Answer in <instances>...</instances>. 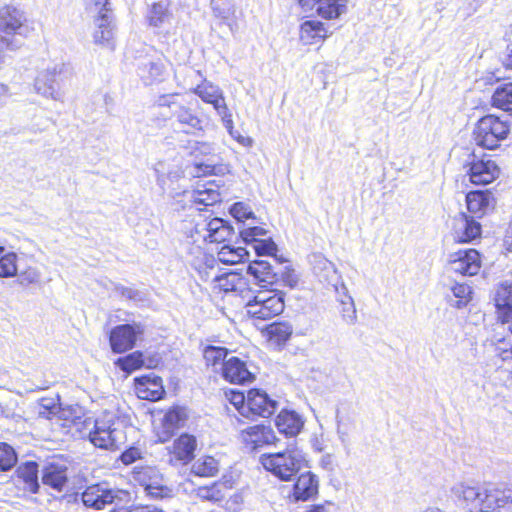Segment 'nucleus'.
<instances>
[{
    "instance_id": "nucleus-53",
    "label": "nucleus",
    "mask_w": 512,
    "mask_h": 512,
    "mask_svg": "<svg viewBox=\"0 0 512 512\" xmlns=\"http://www.w3.org/2000/svg\"><path fill=\"white\" fill-rule=\"evenodd\" d=\"M86 7L95 10L96 13L104 8L107 9V12L113 10L109 0H86Z\"/></svg>"
},
{
    "instance_id": "nucleus-18",
    "label": "nucleus",
    "mask_w": 512,
    "mask_h": 512,
    "mask_svg": "<svg viewBox=\"0 0 512 512\" xmlns=\"http://www.w3.org/2000/svg\"><path fill=\"white\" fill-rule=\"evenodd\" d=\"M448 264L453 266L455 273L474 276L481 269L482 258L479 251L474 248L460 249L449 255Z\"/></svg>"
},
{
    "instance_id": "nucleus-20",
    "label": "nucleus",
    "mask_w": 512,
    "mask_h": 512,
    "mask_svg": "<svg viewBox=\"0 0 512 512\" xmlns=\"http://www.w3.org/2000/svg\"><path fill=\"white\" fill-rule=\"evenodd\" d=\"M496 317L499 323L508 324V330L512 334V282L500 283L494 297Z\"/></svg>"
},
{
    "instance_id": "nucleus-40",
    "label": "nucleus",
    "mask_w": 512,
    "mask_h": 512,
    "mask_svg": "<svg viewBox=\"0 0 512 512\" xmlns=\"http://www.w3.org/2000/svg\"><path fill=\"white\" fill-rule=\"evenodd\" d=\"M218 259L223 264L235 265L243 262L248 256L244 247H234L229 244H223L217 253Z\"/></svg>"
},
{
    "instance_id": "nucleus-33",
    "label": "nucleus",
    "mask_w": 512,
    "mask_h": 512,
    "mask_svg": "<svg viewBox=\"0 0 512 512\" xmlns=\"http://www.w3.org/2000/svg\"><path fill=\"white\" fill-rule=\"evenodd\" d=\"M207 231L206 241L215 244H224L234 235L233 228L220 218L211 219L207 224Z\"/></svg>"
},
{
    "instance_id": "nucleus-52",
    "label": "nucleus",
    "mask_w": 512,
    "mask_h": 512,
    "mask_svg": "<svg viewBox=\"0 0 512 512\" xmlns=\"http://www.w3.org/2000/svg\"><path fill=\"white\" fill-rule=\"evenodd\" d=\"M22 286H28L39 282V274L33 269H26L20 273L17 279Z\"/></svg>"
},
{
    "instance_id": "nucleus-24",
    "label": "nucleus",
    "mask_w": 512,
    "mask_h": 512,
    "mask_svg": "<svg viewBox=\"0 0 512 512\" xmlns=\"http://www.w3.org/2000/svg\"><path fill=\"white\" fill-rule=\"evenodd\" d=\"M319 492V479L312 472L301 473L295 480L292 496L296 501H308L315 498Z\"/></svg>"
},
{
    "instance_id": "nucleus-6",
    "label": "nucleus",
    "mask_w": 512,
    "mask_h": 512,
    "mask_svg": "<svg viewBox=\"0 0 512 512\" xmlns=\"http://www.w3.org/2000/svg\"><path fill=\"white\" fill-rule=\"evenodd\" d=\"M466 174L471 184L485 186L497 180L501 174L498 163L492 155L483 153L480 156L472 154V159L466 164Z\"/></svg>"
},
{
    "instance_id": "nucleus-59",
    "label": "nucleus",
    "mask_w": 512,
    "mask_h": 512,
    "mask_svg": "<svg viewBox=\"0 0 512 512\" xmlns=\"http://www.w3.org/2000/svg\"><path fill=\"white\" fill-rule=\"evenodd\" d=\"M134 512H165L164 510L151 506V505H144L134 508Z\"/></svg>"
},
{
    "instance_id": "nucleus-57",
    "label": "nucleus",
    "mask_w": 512,
    "mask_h": 512,
    "mask_svg": "<svg viewBox=\"0 0 512 512\" xmlns=\"http://www.w3.org/2000/svg\"><path fill=\"white\" fill-rule=\"evenodd\" d=\"M498 356L504 362L509 359H512V345H511L510 349H498ZM509 378L512 382V371L509 374Z\"/></svg>"
},
{
    "instance_id": "nucleus-45",
    "label": "nucleus",
    "mask_w": 512,
    "mask_h": 512,
    "mask_svg": "<svg viewBox=\"0 0 512 512\" xmlns=\"http://www.w3.org/2000/svg\"><path fill=\"white\" fill-rule=\"evenodd\" d=\"M453 295L457 298L456 307L466 306L472 299V290L466 283H456L451 288Z\"/></svg>"
},
{
    "instance_id": "nucleus-3",
    "label": "nucleus",
    "mask_w": 512,
    "mask_h": 512,
    "mask_svg": "<svg viewBox=\"0 0 512 512\" xmlns=\"http://www.w3.org/2000/svg\"><path fill=\"white\" fill-rule=\"evenodd\" d=\"M510 131L511 125L508 120L495 114H487L476 122L473 139L477 146L486 150H495L508 138Z\"/></svg>"
},
{
    "instance_id": "nucleus-51",
    "label": "nucleus",
    "mask_w": 512,
    "mask_h": 512,
    "mask_svg": "<svg viewBox=\"0 0 512 512\" xmlns=\"http://www.w3.org/2000/svg\"><path fill=\"white\" fill-rule=\"evenodd\" d=\"M141 457V451L137 447L132 446L124 450L119 459L124 465H130L141 459Z\"/></svg>"
},
{
    "instance_id": "nucleus-2",
    "label": "nucleus",
    "mask_w": 512,
    "mask_h": 512,
    "mask_svg": "<svg viewBox=\"0 0 512 512\" xmlns=\"http://www.w3.org/2000/svg\"><path fill=\"white\" fill-rule=\"evenodd\" d=\"M245 306L250 319L268 321L285 310V293L276 289H263L248 297Z\"/></svg>"
},
{
    "instance_id": "nucleus-12",
    "label": "nucleus",
    "mask_w": 512,
    "mask_h": 512,
    "mask_svg": "<svg viewBox=\"0 0 512 512\" xmlns=\"http://www.w3.org/2000/svg\"><path fill=\"white\" fill-rule=\"evenodd\" d=\"M197 450V437L187 432L181 433L167 447L168 461L173 466H187L194 461Z\"/></svg>"
},
{
    "instance_id": "nucleus-14",
    "label": "nucleus",
    "mask_w": 512,
    "mask_h": 512,
    "mask_svg": "<svg viewBox=\"0 0 512 512\" xmlns=\"http://www.w3.org/2000/svg\"><path fill=\"white\" fill-rule=\"evenodd\" d=\"M132 387L136 397L140 400L157 402L166 396L164 380L155 373L136 376L133 379Z\"/></svg>"
},
{
    "instance_id": "nucleus-38",
    "label": "nucleus",
    "mask_w": 512,
    "mask_h": 512,
    "mask_svg": "<svg viewBox=\"0 0 512 512\" xmlns=\"http://www.w3.org/2000/svg\"><path fill=\"white\" fill-rule=\"evenodd\" d=\"M115 366L127 375L140 370L145 366V355L142 351L136 350L125 356L119 357L114 362Z\"/></svg>"
},
{
    "instance_id": "nucleus-37",
    "label": "nucleus",
    "mask_w": 512,
    "mask_h": 512,
    "mask_svg": "<svg viewBox=\"0 0 512 512\" xmlns=\"http://www.w3.org/2000/svg\"><path fill=\"white\" fill-rule=\"evenodd\" d=\"M170 1L153 2L147 11L146 21L149 26L159 27L170 17Z\"/></svg>"
},
{
    "instance_id": "nucleus-46",
    "label": "nucleus",
    "mask_w": 512,
    "mask_h": 512,
    "mask_svg": "<svg viewBox=\"0 0 512 512\" xmlns=\"http://www.w3.org/2000/svg\"><path fill=\"white\" fill-rule=\"evenodd\" d=\"M218 193L215 190H200L197 191L193 202L197 205L210 206L218 201Z\"/></svg>"
},
{
    "instance_id": "nucleus-39",
    "label": "nucleus",
    "mask_w": 512,
    "mask_h": 512,
    "mask_svg": "<svg viewBox=\"0 0 512 512\" xmlns=\"http://www.w3.org/2000/svg\"><path fill=\"white\" fill-rule=\"evenodd\" d=\"M162 105H167L168 107H171L172 105H177L179 107L178 111L176 112V119L182 126L187 128L186 132H188L189 130L202 129L201 119L195 113H193L190 108L185 107L176 101H171L168 103L165 102Z\"/></svg>"
},
{
    "instance_id": "nucleus-28",
    "label": "nucleus",
    "mask_w": 512,
    "mask_h": 512,
    "mask_svg": "<svg viewBox=\"0 0 512 512\" xmlns=\"http://www.w3.org/2000/svg\"><path fill=\"white\" fill-rule=\"evenodd\" d=\"M15 476L22 483L25 492L34 494L38 492V464L34 461L22 463L15 471Z\"/></svg>"
},
{
    "instance_id": "nucleus-8",
    "label": "nucleus",
    "mask_w": 512,
    "mask_h": 512,
    "mask_svg": "<svg viewBox=\"0 0 512 512\" xmlns=\"http://www.w3.org/2000/svg\"><path fill=\"white\" fill-rule=\"evenodd\" d=\"M192 92L204 103L212 105L215 111L221 116L227 129L233 128L232 114L226 104L223 91L219 86L210 81L203 80L192 89Z\"/></svg>"
},
{
    "instance_id": "nucleus-32",
    "label": "nucleus",
    "mask_w": 512,
    "mask_h": 512,
    "mask_svg": "<svg viewBox=\"0 0 512 512\" xmlns=\"http://www.w3.org/2000/svg\"><path fill=\"white\" fill-rule=\"evenodd\" d=\"M247 272L255 278L261 286L272 285L277 280L271 264L266 260H254L247 267Z\"/></svg>"
},
{
    "instance_id": "nucleus-9",
    "label": "nucleus",
    "mask_w": 512,
    "mask_h": 512,
    "mask_svg": "<svg viewBox=\"0 0 512 512\" xmlns=\"http://www.w3.org/2000/svg\"><path fill=\"white\" fill-rule=\"evenodd\" d=\"M278 409V402L264 389L252 387L247 390L245 418L249 420L269 419Z\"/></svg>"
},
{
    "instance_id": "nucleus-30",
    "label": "nucleus",
    "mask_w": 512,
    "mask_h": 512,
    "mask_svg": "<svg viewBox=\"0 0 512 512\" xmlns=\"http://www.w3.org/2000/svg\"><path fill=\"white\" fill-rule=\"evenodd\" d=\"M275 425L280 433L296 436L303 427V421L296 412L283 409L277 415Z\"/></svg>"
},
{
    "instance_id": "nucleus-49",
    "label": "nucleus",
    "mask_w": 512,
    "mask_h": 512,
    "mask_svg": "<svg viewBox=\"0 0 512 512\" xmlns=\"http://www.w3.org/2000/svg\"><path fill=\"white\" fill-rule=\"evenodd\" d=\"M231 215L238 221H245L252 217L253 213L247 205L241 202L234 203L230 209Z\"/></svg>"
},
{
    "instance_id": "nucleus-34",
    "label": "nucleus",
    "mask_w": 512,
    "mask_h": 512,
    "mask_svg": "<svg viewBox=\"0 0 512 512\" xmlns=\"http://www.w3.org/2000/svg\"><path fill=\"white\" fill-rule=\"evenodd\" d=\"M196 150H200L201 153L212 156L211 158H209L205 161H199V162L194 163V167L196 169V175L198 177H206V176L218 175V174L222 173V171H223L222 164H220L217 161L212 159L215 157V155L212 153L213 149L209 144L202 143L201 147L196 148Z\"/></svg>"
},
{
    "instance_id": "nucleus-61",
    "label": "nucleus",
    "mask_w": 512,
    "mask_h": 512,
    "mask_svg": "<svg viewBox=\"0 0 512 512\" xmlns=\"http://www.w3.org/2000/svg\"><path fill=\"white\" fill-rule=\"evenodd\" d=\"M8 96V86L0 83V104L7 98Z\"/></svg>"
},
{
    "instance_id": "nucleus-48",
    "label": "nucleus",
    "mask_w": 512,
    "mask_h": 512,
    "mask_svg": "<svg viewBox=\"0 0 512 512\" xmlns=\"http://www.w3.org/2000/svg\"><path fill=\"white\" fill-rule=\"evenodd\" d=\"M254 249L257 255H268V256H274L276 255L278 249L277 245L274 243L272 239H266V240H258L254 244Z\"/></svg>"
},
{
    "instance_id": "nucleus-41",
    "label": "nucleus",
    "mask_w": 512,
    "mask_h": 512,
    "mask_svg": "<svg viewBox=\"0 0 512 512\" xmlns=\"http://www.w3.org/2000/svg\"><path fill=\"white\" fill-rule=\"evenodd\" d=\"M491 105L495 108L509 111L512 109V83L498 86L491 97Z\"/></svg>"
},
{
    "instance_id": "nucleus-44",
    "label": "nucleus",
    "mask_w": 512,
    "mask_h": 512,
    "mask_svg": "<svg viewBox=\"0 0 512 512\" xmlns=\"http://www.w3.org/2000/svg\"><path fill=\"white\" fill-rule=\"evenodd\" d=\"M17 463V454L12 446L0 442V471H9Z\"/></svg>"
},
{
    "instance_id": "nucleus-7",
    "label": "nucleus",
    "mask_w": 512,
    "mask_h": 512,
    "mask_svg": "<svg viewBox=\"0 0 512 512\" xmlns=\"http://www.w3.org/2000/svg\"><path fill=\"white\" fill-rule=\"evenodd\" d=\"M459 502L467 512H492L502 506L490 490L473 486L462 489Z\"/></svg>"
},
{
    "instance_id": "nucleus-19",
    "label": "nucleus",
    "mask_w": 512,
    "mask_h": 512,
    "mask_svg": "<svg viewBox=\"0 0 512 512\" xmlns=\"http://www.w3.org/2000/svg\"><path fill=\"white\" fill-rule=\"evenodd\" d=\"M239 437L244 446L251 451L274 445L277 442L273 429L264 424L248 426L241 430Z\"/></svg>"
},
{
    "instance_id": "nucleus-42",
    "label": "nucleus",
    "mask_w": 512,
    "mask_h": 512,
    "mask_svg": "<svg viewBox=\"0 0 512 512\" xmlns=\"http://www.w3.org/2000/svg\"><path fill=\"white\" fill-rule=\"evenodd\" d=\"M225 400L234 407V409L245 418L247 406V390L241 391L235 388H226L223 390Z\"/></svg>"
},
{
    "instance_id": "nucleus-43",
    "label": "nucleus",
    "mask_w": 512,
    "mask_h": 512,
    "mask_svg": "<svg viewBox=\"0 0 512 512\" xmlns=\"http://www.w3.org/2000/svg\"><path fill=\"white\" fill-rule=\"evenodd\" d=\"M17 274V255L8 252L0 255V277L9 278Z\"/></svg>"
},
{
    "instance_id": "nucleus-35",
    "label": "nucleus",
    "mask_w": 512,
    "mask_h": 512,
    "mask_svg": "<svg viewBox=\"0 0 512 512\" xmlns=\"http://www.w3.org/2000/svg\"><path fill=\"white\" fill-rule=\"evenodd\" d=\"M347 6L348 0H323L316 12L325 20H336L347 12Z\"/></svg>"
},
{
    "instance_id": "nucleus-26",
    "label": "nucleus",
    "mask_w": 512,
    "mask_h": 512,
    "mask_svg": "<svg viewBox=\"0 0 512 512\" xmlns=\"http://www.w3.org/2000/svg\"><path fill=\"white\" fill-rule=\"evenodd\" d=\"M328 36L327 27L319 20H306L300 24L299 39L303 45H321Z\"/></svg>"
},
{
    "instance_id": "nucleus-47",
    "label": "nucleus",
    "mask_w": 512,
    "mask_h": 512,
    "mask_svg": "<svg viewBox=\"0 0 512 512\" xmlns=\"http://www.w3.org/2000/svg\"><path fill=\"white\" fill-rule=\"evenodd\" d=\"M210 3L215 16L217 17L225 19L233 12L231 0H210Z\"/></svg>"
},
{
    "instance_id": "nucleus-15",
    "label": "nucleus",
    "mask_w": 512,
    "mask_h": 512,
    "mask_svg": "<svg viewBox=\"0 0 512 512\" xmlns=\"http://www.w3.org/2000/svg\"><path fill=\"white\" fill-rule=\"evenodd\" d=\"M267 347L284 349L294 336V326L289 320H275L260 329Z\"/></svg>"
},
{
    "instance_id": "nucleus-64",
    "label": "nucleus",
    "mask_w": 512,
    "mask_h": 512,
    "mask_svg": "<svg viewBox=\"0 0 512 512\" xmlns=\"http://www.w3.org/2000/svg\"><path fill=\"white\" fill-rule=\"evenodd\" d=\"M4 252V248L0 246V255Z\"/></svg>"
},
{
    "instance_id": "nucleus-4",
    "label": "nucleus",
    "mask_w": 512,
    "mask_h": 512,
    "mask_svg": "<svg viewBox=\"0 0 512 512\" xmlns=\"http://www.w3.org/2000/svg\"><path fill=\"white\" fill-rule=\"evenodd\" d=\"M119 416L113 411H103L89 433L90 442L102 449L117 450L123 444L124 435L119 429Z\"/></svg>"
},
{
    "instance_id": "nucleus-27",
    "label": "nucleus",
    "mask_w": 512,
    "mask_h": 512,
    "mask_svg": "<svg viewBox=\"0 0 512 512\" xmlns=\"http://www.w3.org/2000/svg\"><path fill=\"white\" fill-rule=\"evenodd\" d=\"M190 418V410L185 405L174 404L167 408L161 419L162 427L171 433L184 428Z\"/></svg>"
},
{
    "instance_id": "nucleus-23",
    "label": "nucleus",
    "mask_w": 512,
    "mask_h": 512,
    "mask_svg": "<svg viewBox=\"0 0 512 512\" xmlns=\"http://www.w3.org/2000/svg\"><path fill=\"white\" fill-rule=\"evenodd\" d=\"M468 212L477 218H482L494 208L495 198L490 190H472L465 196Z\"/></svg>"
},
{
    "instance_id": "nucleus-54",
    "label": "nucleus",
    "mask_w": 512,
    "mask_h": 512,
    "mask_svg": "<svg viewBox=\"0 0 512 512\" xmlns=\"http://www.w3.org/2000/svg\"><path fill=\"white\" fill-rule=\"evenodd\" d=\"M503 246L506 250L512 251V221L509 223L503 236Z\"/></svg>"
},
{
    "instance_id": "nucleus-13",
    "label": "nucleus",
    "mask_w": 512,
    "mask_h": 512,
    "mask_svg": "<svg viewBox=\"0 0 512 512\" xmlns=\"http://www.w3.org/2000/svg\"><path fill=\"white\" fill-rule=\"evenodd\" d=\"M213 291L218 294H233L248 299L252 293L249 280L240 272L229 271L214 277Z\"/></svg>"
},
{
    "instance_id": "nucleus-5",
    "label": "nucleus",
    "mask_w": 512,
    "mask_h": 512,
    "mask_svg": "<svg viewBox=\"0 0 512 512\" xmlns=\"http://www.w3.org/2000/svg\"><path fill=\"white\" fill-rule=\"evenodd\" d=\"M132 481L141 486L149 498L162 500L172 497V489L164 484L163 475L152 466L139 465L131 472Z\"/></svg>"
},
{
    "instance_id": "nucleus-50",
    "label": "nucleus",
    "mask_w": 512,
    "mask_h": 512,
    "mask_svg": "<svg viewBox=\"0 0 512 512\" xmlns=\"http://www.w3.org/2000/svg\"><path fill=\"white\" fill-rule=\"evenodd\" d=\"M265 234L266 230L260 226L247 227L240 231L241 237L247 243L256 242L258 241L257 237L264 236Z\"/></svg>"
},
{
    "instance_id": "nucleus-31",
    "label": "nucleus",
    "mask_w": 512,
    "mask_h": 512,
    "mask_svg": "<svg viewBox=\"0 0 512 512\" xmlns=\"http://www.w3.org/2000/svg\"><path fill=\"white\" fill-rule=\"evenodd\" d=\"M42 482L57 491H62L68 482L67 467L56 463L48 464L43 471Z\"/></svg>"
},
{
    "instance_id": "nucleus-63",
    "label": "nucleus",
    "mask_w": 512,
    "mask_h": 512,
    "mask_svg": "<svg viewBox=\"0 0 512 512\" xmlns=\"http://www.w3.org/2000/svg\"><path fill=\"white\" fill-rule=\"evenodd\" d=\"M9 45H10V41L0 35V50H2L3 47H7Z\"/></svg>"
},
{
    "instance_id": "nucleus-56",
    "label": "nucleus",
    "mask_w": 512,
    "mask_h": 512,
    "mask_svg": "<svg viewBox=\"0 0 512 512\" xmlns=\"http://www.w3.org/2000/svg\"><path fill=\"white\" fill-rule=\"evenodd\" d=\"M162 363V360L159 356L157 355H153V356H150L148 357L147 359L145 358V366L144 368L146 369H156L158 368Z\"/></svg>"
},
{
    "instance_id": "nucleus-55",
    "label": "nucleus",
    "mask_w": 512,
    "mask_h": 512,
    "mask_svg": "<svg viewBox=\"0 0 512 512\" xmlns=\"http://www.w3.org/2000/svg\"><path fill=\"white\" fill-rule=\"evenodd\" d=\"M323 0H298V4L305 11H312L320 5Z\"/></svg>"
},
{
    "instance_id": "nucleus-36",
    "label": "nucleus",
    "mask_w": 512,
    "mask_h": 512,
    "mask_svg": "<svg viewBox=\"0 0 512 512\" xmlns=\"http://www.w3.org/2000/svg\"><path fill=\"white\" fill-rule=\"evenodd\" d=\"M201 353L205 366L215 371L228 359L229 350L224 346L205 345Z\"/></svg>"
},
{
    "instance_id": "nucleus-21",
    "label": "nucleus",
    "mask_w": 512,
    "mask_h": 512,
    "mask_svg": "<svg viewBox=\"0 0 512 512\" xmlns=\"http://www.w3.org/2000/svg\"><path fill=\"white\" fill-rule=\"evenodd\" d=\"M93 21L95 23V30L93 32L94 43L114 48L113 41L115 25L113 10L107 12V9L104 8L102 11H98L94 15Z\"/></svg>"
},
{
    "instance_id": "nucleus-22",
    "label": "nucleus",
    "mask_w": 512,
    "mask_h": 512,
    "mask_svg": "<svg viewBox=\"0 0 512 512\" xmlns=\"http://www.w3.org/2000/svg\"><path fill=\"white\" fill-rule=\"evenodd\" d=\"M81 499L86 507L101 510L106 505L113 503L115 493L104 484L96 483L85 488L81 494Z\"/></svg>"
},
{
    "instance_id": "nucleus-1",
    "label": "nucleus",
    "mask_w": 512,
    "mask_h": 512,
    "mask_svg": "<svg viewBox=\"0 0 512 512\" xmlns=\"http://www.w3.org/2000/svg\"><path fill=\"white\" fill-rule=\"evenodd\" d=\"M259 462L267 472L283 482L292 481L303 468L308 467L305 454L296 446L280 452L264 453Z\"/></svg>"
},
{
    "instance_id": "nucleus-60",
    "label": "nucleus",
    "mask_w": 512,
    "mask_h": 512,
    "mask_svg": "<svg viewBox=\"0 0 512 512\" xmlns=\"http://www.w3.org/2000/svg\"><path fill=\"white\" fill-rule=\"evenodd\" d=\"M503 66L506 70H512V49L507 53L503 61Z\"/></svg>"
},
{
    "instance_id": "nucleus-25",
    "label": "nucleus",
    "mask_w": 512,
    "mask_h": 512,
    "mask_svg": "<svg viewBox=\"0 0 512 512\" xmlns=\"http://www.w3.org/2000/svg\"><path fill=\"white\" fill-rule=\"evenodd\" d=\"M26 18L15 6L3 5L0 7V32L8 36L20 33Z\"/></svg>"
},
{
    "instance_id": "nucleus-62",
    "label": "nucleus",
    "mask_w": 512,
    "mask_h": 512,
    "mask_svg": "<svg viewBox=\"0 0 512 512\" xmlns=\"http://www.w3.org/2000/svg\"><path fill=\"white\" fill-rule=\"evenodd\" d=\"M306 512H326L323 504L312 505Z\"/></svg>"
},
{
    "instance_id": "nucleus-17",
    "label": "nucleus",
    "mask_w": 512,
    "mask_h": 512,
    "mask_svg": "<svg viewBox=\"0 0 512 512\" xmlns=\"http://www.w3.org/2000/svg\"><path fill=\"white\" fill-rule=\"evenodd\" d=\"M451 236L456 244H469L482 237V226L473 216L460 213L453 220Z\"/></svg>"
},
{
    "instance_id": "nucleus-11",
    "label": "nucleus",
    "mask_w": 512,
    "mask_h": 512,
    "mask_svg": "<svg viewBox=\"0 0 512 512\" xmlns=\"http://www.w3.org/2000/svg\"><path fill=\"white\" fill-rule=\"evenodd\" d=\"M239 474L236 472L224 473L218 480L202 485L194 490L195 496L201 501L210 503L222 502L228 493L238 484Z\"/></svg>"
},
{
    "instance_id": "nucleus-29",
    "label": "nucleus",
    "mask_w": 512,
    "mask_h": 512,
    "mask_svg": "<svg viewBox=\"0 0 512 512\" xmlns=\"http://www.w3.org/2000/svg\"><path fill=\"white\" fill-rule=\"evenodd\" d=\"M221 470L220 460L214 455L203 454L191 466L192 475L199 478H214Z\"/></svg>"
},
{
    "instance_id": "nucleus-10",
    "label": "nucleus",
    "mask_w": 512,
    "mask_h": 512,
    "mask_svg": "<svg viewBox=\"0 0 512 512\" xmlns=\"http://www.w3.org/2000/svg\"><path fill=\"white\" fill-rule=\"evenodd\" d=\"M144 334V326L140 323L119 324L114 326L108 336L113 353L122 354L132 350Z\"/></svg>"
},
{
    "instance_id": "nucleus-16",
    "label": "nucleus",
    "mask_w": 512,
    "mask_h": 512,
    "mask_svg": "<svg viewBox=\"0 0 512 512\" xmlns=\"http://www.w3.org/2000/svg\"><path fill=\"white\" fill-rule=\"evenodd\" d=\"M221 378L232 385H247L256 380V375L248 368L247 362L237 356H231L219 368Z\"/></svg>"
},
{
    "instance_id": "nucleus-58",
    "label": "nucleus",
    "mask_w": 512,
    "mask_h": 512,
    "mask_svg": "<svg viewBox=\"0 0 512 512\" xmlns=\"http://www.w3.org/2000/svg\"><path fill=\"white\" fill-rule=\"evenodd\" d=\"M229 133L234 137V139L239 142L240 144H242L243 146H246V147H249L252 145L253 143V140L250 138V137H244V136H241V135H234L233 132H232V128L231 129H228Z\"/></svg>"
}]
</instances>
